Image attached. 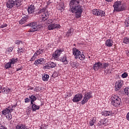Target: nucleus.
Wrapping results in <instances>:
<instances>
[{"instance_id":"37998d69","label":"nucleus","mask_w":129,"mask_h":129,"mask_svg":"<svg viewBox=\"0 0 129 129\" xmlns=\"http://www.w3.org/2000/svg\"><path fill=\"white\" fill-rule=\"evenodd\" d=\"M19 68L16 69V71H20L23 70V67L21 64H18Z\"/></svg>"},{"instance_id":"0eeeda50","label":"nucleus","mask_w":129,"mask_h":129,"mask_svg":"<svg viewBox=\"0 0 129 129\" xmlns=\"http://www.w3.org/2000/svg\"><path fill=\"white\" fill-rule=\"evenodd\" d=\"M93 15L97 16L98 17H105V12L99 9H93Z\"/></svg>"},{"instance_id":"5fc2aeb1","label":"nucleus","mask_w":129,"mask_h":129,"mask_svg":"<svg viewBox=\"0 0 129 129\" xmlns=\"http://www.w3.org/2000/svg\"><path fill=\"white\" fill-rule=\"evenodd\" d=\"M52 77H53V78H56V77H57V74L53 73L52 75Z\"/></svg>"},{"instance_id":"412c9836","label":"nucleus","mask_w":129,"mask_h":129,"mask_svg":"<svg viewBox=\"0 0 129 129\" xmlns=\"http://www.w3.org/2000/svg\"><path fill=\"white\" fill-rule=\"evenodd\" d=\"M105 45L107 47H112L113 41L112 39H107L105 42Z\"/></svg>"},{"instance_id":"4be33fe9","label":"nucleus","mask_w":129,"mask_h":129,"mask_svg":"<svg viewBox=\"0 0 129 129\" xmlns=\"http://www.w3.org/2000/svg\"><path fill=\"white\" fill-rule=\"evenodd\" d=\"M56 9L59 11H62V10H64V9H65V5H64V3H59V5L56 7Z\"/></svg>"},{"instance_id":"6e6552de","label":"nucleus","mask_w":129,"mask_h":129,"mask_svg":"<svg viewBox=\"0 0 129 129\" xmlns=\"http://www.w3.org/2000/svg\"><path fill=\"white\" fill-rule=\"evenodd\" d=\"M64 51V49H57L54 51V52L52 54V57L53 59L57 60L59 59V57H60L62 52Z\"/></svg>"},{"instance_id":"ea45409f","label":"nucleus","mask_w":129,"mask_h":129,"mask_svg":"<svg viewBox=\"0 0 129 129\" xmlns=\"http://www.w3.org/2000/svg\"><path fill=\"white\" fill-rule=\"evenodd\" d=\"M108 66H109L108 62H104L103 63V68H104V69H106Z\"/></svg>"},{"instance_id":"f257e3e1","label":"nucleus","mask_w":129,"mask_h":129,"mask_svg":"<svg viewBox=\"0 0 129 129\" xmlns=\"http://www.w3.org/2000/svg\"><path fill=\"white\" fill-rule=\"evenodd\" d=\"M80 2L81 0H71L69 4L70 11L71 13L75 14L76 19L81 18L82 12L84 11L83 7L80 5Z\"/></svg>"},{"instance_id":"6ab92c4d","label":"nucleus","mask_w":129,"mask_h":129,"mask_svg":"<svg viewBox=\"0 0 129 129\" xmlns=\"http://www.w3.org/2000/svg\"><path fill=\"white\" fill-rule=\"evenodd\" d=\"M60 62H62V63H64V65H67L69 61L67 60V57H66V55H64L63 56H61L59 59Z\"/></svg>"},{"instance_id":"bf43d9fd","label":"nucleus","mask_w":129,"mask_h":129,"mask_svg":"<svg viewBox=\"0 0 129 129\" xmlns=\"http://www.w3.org/2000/svg\"><path fill=\"white\" fill-rule=\"evenodd\" d=\"M106 2H107L108 3H111L113 0H105Z\"/></svg>"},{"instance_id":"c756f323","label":"nucleus","mask_w":129,"mask_h":129,"mask_svg":"<svg viewBox=\"0 0 129 129\" xmlns=\"http://www.w3.org/2000/svg\"><path fill=\"white\" fill-rule=\"evenodd\" d=\"M5 68L6 70L9 69V68H12V64L10 61L5 63Z\"/></svg>"},{"instance_id":"5701e85b","label":"nucleus","mask_w":129,"mask_h":129,"mask_svg":"<svg viewBox=\"0 0 129 129\" xmlns=\"http://www.w3.org/2000/svg\"><path fill=\"white\" fill-rule=\"evenodd\" d=\"M27 20H28V16L23 17L21 20L19 21V24H20V25L25 24V23L27 22Z\"/></svg>"},{"instance_id":"c85d7f7f","label":"nucleus","mask_w":129,"mask_h":129,"mask_svg":"<svg viewBox=\"0 0 129 129\" xmlns=\"http://www.w3.org/2000/svg\"><path fill=\"white\" fill-rule=\"evenodd\" d=\"M15 5L17 8H19L22 6V2L20 0H16L14 1Z\"/></svg>"},{"instance_id":"6e6d98bb","label":"nucleus","mask_w":129,"mask_h":129,"mask_svg":"<svg viewBox=\"0 0 129 129\" xmlns=\"http://www.w3.org/2000/svg\"><path fill=\"white\" fill-rule=\"evenodd\" d=\"M126 118L127 120H129V112L127 113L126 116Z\"/></svg>"},{"instance_id":"a18cd8bd","label":"nucleus","mask_w":129,"mask_h":129,"mask_svg":"<svg viewBox=\"0 0 129 129\" xmlns=\"http://www.w3.org/2000/svg\"><path fill=\"white\" fill-rule=\"evenodd\" d=\"M127 76H128V75L126 73H124L121 75L122 78H126V77H127Z\"/></svg>"},{"instance_id":"7c9ffc66","label":"nucleus","mask_w":129,"mask_h":129,"mask_svg":"<svg viewBox=\"0 0 129 129\" xmlns=\"http://www.w3.org/2000/svg\"><path fill=\"white\" fill-rule=\"evenodd\" d=\"M10 62L11 65H14V64H16L18 62V58H12L10 59Z\"/></svg>"},{"instance_id":"9d476101","label":"nucleus","mask_w":129,"mask_h":129,"mask_svg":"<svg viewBox=\"0 0 129 129\" xmlns=\"http://www.w3.org/2000/svg\"><path fill=\"white\" fill-rule=\"evenodd\" d=\"M83 98V95L82 94H77L75 95L73 99V102H79Z\"/></svg>"},{"instance_id":"f03ea898","label":"nucleus","mask_w":129,"mask_h":129,"mask_svg":"<svg viewBox=\"0 0 129 129\" xmlns=\"http://www.w3.org/2000/svg\"><path fill=\"white\" fill-rule=\"evenodd\" d=\"M114 12H123L127 9V6L125 3H122L121 1H117L113 5Z\"/></svg>"},{"instance_id":"20e7f679","label":"nucleus","mask_w":129,"mask_h":129,"mask_svg":"<svg viewBox=\"0 0 129 129\" xmlns=\"http://www.w3.org/2000/svg\"><path fill=\"white\" fill-rule=\"evenodd\" d=\"M110 99L113 106H119L121 104V98L116 94H112Z\"/></svg>"},{"instance_id":"bb28decb","label":"nucleus","mask_w":129,"mask_h":129,"mask_svg":"<svg viewBox=\"0 0 129 129\" xmlns=\"http://www.w3.org/2000/svg\"><path fill=\"white\" fill-rule=\"evenodd\" d=\"M49 77L48 74H43L42 76L43 81H48Z\"/></svg>"},{"instance_id":"2f4dec72","label":"nucleus","mask_w":129,"mask_h":129,"mask_svg":"<svg viewBox=\"0 0 129 129\" xmlns=\"http://www.w3.org/2000/svg\"><path fill=\"white\" fill-rule=\"evenodd\" d=\"M16 129H27V127L23 124H20L16 126Z\"/></svg>"},{"instance_id":"a19ab883","label":"nucleus","mask_w":129,"mask_h":129,"mask_svg":"<svg viewBox=\"0 0 129 129\" xmlns=\"http://www.w3.org/2000/svg\"><path fill=\"white\" fill-rule=\"evenodd\" d=\"M43 68L44 69H46V70H48V69H51V67L49 63V62H48L44 67Z\"/></svg>"},{"instance_id":"49530a36","label":"nucleus","mask_w":129,"mask_h":129,"mask_svg":"<svg viewBox=\"0 0 129 129\" xmlns=\"http://www.w3.org/2000/svg\"><path fill=\"white\" fill-rule=\"evenodd\" d=\"M14 50V48L12 47H9L6 49L7 52H13V50Z\"/></svg>"},{"instance_id":"a878e982","label":"nucleus","mask_w":129,"mask_h":129,"mask_svg":"<svg viewBox=\"0 0 129 129\" xmlns=\"http://www.w3.org/2000/svg\"><path fill=\"white\" fill-rule=\"evenodd\" d=\"M73 32H74V30L72 29L69 30L66 34L67 37H72L73 35Z\"/></svg>"},{"instance_id":"de8ad7c7","label":"nucleus","mask_w":129,"mask_h":129,"mask_svg":"<svg viewBox=\"0 0 129 129\" xmlns=\"http://www.w3.org/2000/svg\"><path fill=\"white\" fill-rule=\"evenodd\" d=\"M105 73L106 75H110L111 74V72L109 70H105Z\"/></svg>"},{"instance_id":"72a5a7b5","label":"nucleus","mask_w":129,"mask_h":129,"mask_svg":"<svg viewBox=\"0 0 129 129\" xmlns=\"http://www.w3.org/2000/svg\"><path fill=\"white\" fill-rule=\"evenodd\" d=\"M96 122V120L94 119H92L89 121V125L90 126H93L94 125V123Z\"/></svg>"},{"instance_id":"c9c22d12","label":"nucleus","mask_w":129,"mask_h":129,"mask_svg":"<svg viewBox=\"0 0 129 129\" xmlns=\"http://www.w3.org/2000/svg\"><path fill=\"white\" fill-rule=\"evenodd\" d=\"M37 57H38L37 56V54L34 53L33 56L30 58V61L31 62H33V61H35V60L37 59Z\"/></svg>"},{"instance_id":"aec40b11","label":"nucleus","mask_w":129,"mask_h":129,"mask_svg":"<svg viewBox=\"0 0 129 129\" xmlns=\"http://www.w3.org/2000/svg\"><path fill=\"white\" fill-rule=\"evenodd\" d=\"M112 111H103L102 112V115H104V116H110V115H112Z\"/></svg>"},{"instance_id":"b1692460","label":"nucleus","mask_w":129,"mask_h":129,"mask_svg":"<svg viewBox=\"0 0 129 129\" xmlns=\"http://www.w3.org/2000/svg\"><path fill=\"white\" fill-rule=\"evenodd\" d=\"M31 104H32L31 108L33 111H36V110L40 109V106H38L34 104V103Z\"/></svg>"},{"instance_id":"c03bdc74","label":"nucleus","mask_w":129,"mask_h":129,"mask_svg":"<svg viewBox=\"0 0 129 129\" xmlns=\"http://www.w3.org/2000/svg\"><path fill=\"white\" fill-rule=\"evenodd\" d=\"M6 117L8 119V120H11V119H12V118H13L12 114H8V115L6 116Z\"/></svg>"},{"instance_id":"cd10ccee","label":"nucleus","mask_w":129,"mask_h":129,"mask_svg":"<svg viewBox=\"0 0 129 129\" xmlns=\"http://www.w3.org/2000/svg\"><path fill=\"white\" fill-rule=\"evenodd\" d=\"M2 92L3 93H6V94L10 93V92H11V88L4 87L2 89Z\"/></svg>"},{"instance_id":"dca6fc26","label":"nucleus","mask_w":129,"mask_h":129,"mask_svg":"<svg viewBox=\"0 0 129 129\" xmlns=\"http://www.w3.org/2000/svg\"><path fill=\"white\" fill-rule=\"evenodd\" d=\"M44 62H45V59L43 58H39L35 61L34 65L38 66L39 64H44Z\"/></svg>"},{"instance_id":"4d7b16f0","label":"nucleus","mask_w":129,"mask_h":129,"mask_svg":"<svg viewBox=\"0 0 129 129\" xmlns=\"http://www.w3.org/2000/svg\"><path fill=\"white\" fill-rule=\"evenodd\" d=\"M28 89H29V90H33V89H34V87L30 86L29 87Z\"/></svg>"},{"instance_id":"3c124183","label":"nucleus","mask_w":129,"mask_h":129,"mask_svg":"<svg viewBox=\"0 0 129 129\" xmlns=\"http://www.w3.org/2000/svg\"><path fill=\"white\" fill-rule=\"evenodd\" d=\"M31 101V99H29L28 98H27L25 99V103H29Z\"/></svg>"},{"instance_id":"39448f33","label":"nucleus","mask_w":129,"mask_h":129,"mask_svg":"<svg viewBox=\"0 0 129 129\" xmlns=\"http://www.w3.org/2000/svg\"><path fill=\"white\" fill-rule=\"evenodd\" d=\"M27 26L31 27V28L28 31L29 33H33V32H36V31H39V30H41V28L42 27L41 25H38L37 24V22H35L28 23Z\"/></svg>"},{"instance_id":"ddd939ff","label":"nucleus","mask_w":129,"mask_h":129,"mask_svg":"<svg viewBox=\"0 0 129 129\" xmlns=\"http://www.w3.org/2000/svg\"><path fill=\"white\" fill-rule=\"evenodd\" d=\"M6 6L9 9H12L15 6V1L14 0H8L6 1Z\"/></svg>"},{"instance_id":"0e129e2a","label":"nucleus","mask_w":129,"mask_h":129,"mask_svg":"<svg viewBox=\"0 0 129 129\" xmlns=\"http://www.w3.org/2000/svg\"><path fill=\"white\" fill-rule=\"evenodd\" d=\"M50 4H51V2H47V6H49V5H50Z\"/></svg>"},{"instance_id":"f704fd0d","label":"nucleus","mask_w":129,"mask_h":129,"mask_svg":"<svg viewBox=\"0 0 129 129\" xmlns=\"http://www.w3.org/2000/svg\"><path fill=\"white\" fill-rule=\"evenodd\" d=\"M124 25L126 27V28H127V27H129V17L127 18L124 21Z\"/></svg>"},{"instance_id":"e433bc0d","label":"nucleus","mask_w":129,"mask_h":129,"mask_svg":"<svg viewBox=\"0 0 129 129\" xmlns=\"http://www.w3.org/2000/svg\"><path fill=\"white\" fill-rule=\"evenodd\" d=\"M123 43H124V44H129V38L128 37L124 38L123 40Z\"/></svg>"},{"instance_id":"79ce46f5","label":"nucleus","mask_w":129,"mask_h":129,"mask_svg":"<svg viewBox=\"0 0 129 129\" xmlns=\"http://www.w3.org/2000/svg\"><path fill=\"white\" fill-rule=\"evenodd\" d=\"M124 93L129 96V87L124 89Z\"/></svg>"},{"instance_id":"052dcab7","label":"nucleus","mask_w":129,"mask_h":129,"mask_svg":"<svg viewBox=\"0 0 129 129\" xmlns=\"http://www.w3.org/2000/svg\"><path fill=\"white\" fill-rule=\"evenodd\" d=\"M4 126V125H3V124H2L1 123H0V129H2L3 127Z\"/></svg>"},{"instance_id":"13d9d810","label":"nucleus","mask_w":129,"mask_h":129,"mask_svg":"<svg viewBox=\"0 0 129 129\" xmlns=\"http://www.w3.org/2000/svg\"><path fill=\"white\" fill-rule=\"evenodd\" d=\"M39 89H38L37 88H35L34 89V91H36V92H38Z\"/></svg>"},{"instance_id":"58836bf2","label":"nucleus","mask_w":129,"mask_h":129,"mask_svg":"<svg viewBox=\"0 0 129 129\" xmlns=\"http://www.w3.org/2000/svg\"><path fill=\"white\" fill-rule=\"evenodd\" d=\"M43 49H39L37 50L34 54H36V56H39L40 54H42L43 53Z\"/></svg>"},{"instance_id":"09e8293b","label":"nucleus","mask_w":129,"mask_h":129,"mask_svg":"<svg viewBox=\"0 0 129 129\" xmlns=\"http://www.w3.org/2000/svg\"><path fill=\"white\" fill-rule=\"evenodd\" d=\"M47 23L49 24H52L54 23V20L52 19H48V20L47 21Z\"/></svg>"},{"instance_id":"7ed1b4c3","label":"nucleus","mask_w":129,"mask_h":129,"mask_svg":"<svg viewBox=\"0 0 129 129\" xmlns=\"http://www.w3.org/2000/svg\"><path fill=\"white\" fill-rule=\"evenodd\" d=\"M73 55L74 56L75 59H79L81 61H83L85 60V55L81 53V51L78 50L76 47H74L72 49Z\"/></svg>"},{"instance_id":"603ef678","label":"nucleus","mask_w":129,"mask_h":129,"mask_svg":"<svg viewBox=\"0 0 129 129\" xmlns=\"http://www.w3.org/2000/svg\"><path fill=\"white\" fill-rule=\"evenodd\" d=\"M23 43V42H22V41L20 40H16L15 42V43L16 44V45H20V44H21Z\"/></svg>"},{"instance_id":"680f3d73","label":"nucleus","mask_w":129,"mask_h":129,"mask_svg":"<svg viewBox=\"0 0 129 129\" xmlns=\"http://www.w3.org/2000/svg\"><path fill=\"white\" fill-rule=\"evenodd\" d=\"M2 129H8V128H7L6 126L3 125V127H2Z\"/></svg>"},{"instance_id":"69168bd1","label":"nucleus","mask_w":129,"mask_h":129,"mask_svg":"<svg viewBox=\"0 0 129 129\" xmlns=\"http://www.w3.org/2000/svg\"><path fill=\"white\" fill-rule=\"evenodd\" d=\"M0 93H2V91H0Z\"/></svg>"},{"instance_id":"864d4df0","label":"nucleus","mask_w":129,"mask_h":129,"mask_svg":"<svg viewBox=\"0 0 129 129\" xmlns=\"http://www.w3.org/2000/svg\"><path fill=\"white\" fill-rule=\"evenodd\" d=\"M18 52H19V53H23V48L22 47L19 48L18 50Z\"/></svg>"},{"instance_id":"4c0bfd02","label":"nucleus","mask_w":129,"mask_h":129,"mask_svg":"<svg viewBox=\"0 0 129 129\" xmlns=\"http://www.w3.org/2000/svg\"><path fill=\"white\" fill-rule=\"evenodd\" d=\"M46 11V8H42L38 11L39 15H42L43 13Z\"/></svg>"},{"instance_id":"f3484780","label":"nucleus","mask_w":129,"mask_h":129,"mask_svg":"<svg viewBox=\"0 0 129 129\" xmlns=\"http://www.w3.org/2000/svg\"><path fill=\"white\" fill-rule=\"evenodd\" d=\"M102 66V63L100 62H95L93 66V69L95 71H97L99 69V68Z\"/></svg>"},{"instance_id":"a211bd4d","label":"nucleus","mask_w":129,"mask_h":129,"mask_svg":"<svg viewBox=\"0 0 129 129\" xmlns=\"http://www.w3.org/2000/svg\"><path fill=\"white\" fill-rule=\"evenodd\" d=\"M98 124L99 125H107L108 124V120L106 118H104V120H101Z\"/></svg>"},{"instance_id":"e2e57ef3","label":"nucleus","mask_w":129,"mask_h":129,"mask_svg":"<svg viewBox=\"0 0 129 129\" xmlns=\"http://www.w3.org/2000/svg\"><path fill=\"white\" fill-rule=\"evenodd\" d=\"M126 55L128 57H129V50L127 51V52H126Z\"/></svg>"},{"instance_id":"2eb2a0df","label":"nucleus","mask_w":129,"mask_h":129,"mask_svg":"<svg viewBox=\"0 0 129 129\" xmlns=\"http://www.w3.org/2000/svg\"><path fill=\"white\" fill-rule=\"evenodd\" d=\"M35 10H36L35 6L32 5L29 6L27 9L29 15L34 14L35 13Z\"/></svg>"},{"instance_id":"423d86ee","label":"nucleus","mask_w":129,"mask_h":129,"mask_svg":"<svg viewBox=\"0 0 129 129\" xmlns=\"http://www.w3.org/2000/svg\"><path fill=\"white\" fill-rule=\"evenodd\" d=\"M90 98H92V92L91 91H87L84 94L83 100L81 101V104L84 105V104H85Z\"/></svg>"},{"instance_id":"4468645a","label":"nucleus","mask_w":129,"mask_h":129,"mask_svg":"<svg viewBox=\"0 0 129 129\" xmlns=\"http://www.w3.org/2000/svg\"><path fill=\"white\" fill-rule=\"evenodd\" d=\"M42 21H46L49 18V16H50V13L48 11H45L43 13L42 15H40Z\"/></svg>"},{"instance_id":"8fccbe9b","label":"nucleus","mask_w":129,"mask_h":129,"mask_svg":"<svg viewBox=\"0 0 129 129\" xmlns=\"http://www.w3.org/2000/svg\"><path fill=\"white\" fill-rule=\"evenodd\" d=\"M6 27H8V24H4L0 26V28L1 29H4V28H6Z\"/></svg>"},{"instance_id":"9b49d317","label":"nucleus","mask_w":129,"mask_h":129,"mask_svg":"<svg viewBox=\"0 0 129 129\" xmlns=\"http://www.w3.org/2000/svg\"><path fill=\"white\" fill-rule=\"evenodd\" d=\"M13 107H14V106H12V107L9 106L6 108L2 111V114H3V115H7V114H10V113H12L13 112Z\"/></svg>"},{"instance_id":"393cba45","label":"nucleus","mask_w":129,"mask_h":129,"mask_svg":"<svg viewBox=\"0 0 129 129\" xmlns=\"http://www.w3.org/2000/svg\"><path fill=\"white\" fill-rule=\"evenodd\" d=\"M31 100V104H33L35 101L37 100V98L35 95H32L31 96L29 97Z\"/></svg>"},{"instance_id":"1a4fd4ad","label":"nucleus","mask_w":129,"mask_h":129,"mask_svg":"<svg viewBox=\"0 0 129 129\" xmlns=\"http://www.w3.org/2000/svg\"><path fill=\"white\" fill-rule=\"evenodd\" d=\"M122 85H123V81L122 80L117 81L115 84V91H118L122 87Z\"/></svg>"},{"instance_id":"473e14b6","label":"nucleus","mask_w":129,"mask_h":129,"mask_svg":"<svg viewBox=\"0 0 129 129\" xmlns=\"http://www.w3.org/2000/svg\"><path fill=\"white\" fill-rule=\"evenodd\" d=\"M48 63H49V66H50V68H51V69L55 68V67H56V66H57V63H56L54 62L50 61Z\"/></svg>"},{"instance_id":"f8f14e48","label":"nucleus","mask_w":129,"mask_h":129,"mask_svg":"<svg viewBox=\"0 0 129 129\" xmlns=\"http://www.w3.org/2000/svg\"><path fill=\"white\" fill-rule=\"evenodd\" d=\"M61 28V26H60L58 24H51L48 25V30L49 31H52V30H54V29H60Z\"/></svg>"}]
</instances>
